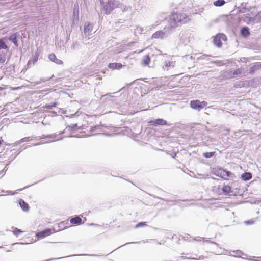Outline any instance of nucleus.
Listing matches in <instances>:
<instances>
[{
	"instance_id": "c03bdc74",
	"label": "nucleus",
	"mask_w": 261,
	"mask_h": 261,
	"mask_svg": "<svg viewBox=\"0 0 261 261\" xmlns=\"http://www.w3.org/2000/svg\"><path fill=\"white\" fill-rule=\"evenodd\" d=\"M57 136L55 134H53V135H48V136H46V138H53V139H55L56 138V137Z\"/></svg>"
},
{
	"instance_id": "aec40b11",
	"label": "nucleus",
	"mask_w": 261,
	"mask_h": 261,
	"mask_svg": "<svg viewBox=\"0 0 261 261\" xmlns=\"http://www.w3.org/2000/svg\"><path fill=\"white\" fill-rule=\"evenodd\" d=\"M213 42L214 44L218 47H220L222 46V42L220 39L219 36L216 35L214 38Z\"/></svg>"
},
{
	"instance_id": "20e7f679",
	"label": "nucleus",
	"mask_w": 261,
	"mask_h": 261,
	"mask_svg": "<svg viewBox=\"0 0 261 261\" xmlns=\"http://www.w3.org/2000/svg\"><path fill=\"white\" fill-rule=\"evenodd\" d=\"M180 42L185 44H188L191 40V34L189 31H182L179 35Z\"/></svg>"
},
{
	"instance_id": "ddd939ff",
	"label": "nucleus",
	"mask_w": 261,
	"mask_h": 261,
	"mask_svg": "<svg viewBox=\"0 0 261 261\" xmlns=\"http://www.w3.org/2000/svg\"><path fill=\"white\" fill-rule=\"evenodd\" d=\"M122 64L120 63H109L108 67L112 69H120L122 68Z\"/></svg>"
},
{
	"instance_id": "3c124183",
	"label": "nucleus",
	"mask_w": 261,
	"mask_h": 261,
	"mask_svg": "<svg viewBox=\"0 0 261 261\" xmlns=\"http://www.w3.org/2000/svg\"><path fill=\"white\" fill-rule=\"evenodd\" d=\"M211 243H212V244H215L217 247H219V246L218 244H217V243H216L215 242H212Z\"/></svg>"
},
{
	"instance_id": "e433bc0d",
	"label": "nucleus",
	"mask_w": 261,
	"mask_h": 261,
	"mask_svg": "<svg viewBox=\"0 0 261 261\" xmlns=\"http://www.w3.org/2000/svg\"><path fill=\"white\" fill-rule=\"evenodd\" d=\"M38 61V57L37 56H35L33 59V61H29L28 63V65L29 66V65H30L32 63V62H33V64H34L37 61Z\"/></svg>"
},
{
	"instance_id": "a878e982",
	"label": "nucleus",
	"mask_w": 261,
	"mask_h": 261,
	"mask_svg": "<svg viewBox=\"0 0 261 261\" xmlns=\"http://www.w3.org/2000/svg\"><path fill=\"white\" fill-rule=\"evenodd\" d=\"M114 98V96L111 95V93L107 94L106 95H102L101 97L102 99L106 100L108 101H113L114 100L113 98Z\"/></svg>"
},
{
	"instance_id": "1a4fd4ad",
	"label": "nucleus",
	"mask_w": 261,
	"mask_h": 261,
	"mask_svg": "<svg viewBox=\"0 0 261 261\" xmlns=\"http://www.w3.org/2000/svg\"><path fill=\"white\" fill-rule=\"evenodd\" d=\"M51 230L50 229H46L43 231L37 233L36 237L38 238H42L51 234Z\"/></svg>"
},
{
	"instance_id": "2eb2a0df",
	"label": "nucleus",
	"mask_w": 261,
	"mask_h": 261,
	"mask_svg": "<svg viewBox=\"0 0 261 261\" xmlns=\"http://www.w3.org/2000/svg\"><path fill=\"white\" fill-rule=\"evenodd\" d=\"M242 21H243L244 22L247 23H249V22H250L251 21H253L254 20V18H252V17H250V16H249V14H248L247 15H243L241 18H240Z\"/></svg>"
},
{
	"instance_id": "cd10ccee",
	"label": "nucleus",
	"mask_w": 261,
	"mask_h": 261,
	"mask_svg": "<svg viewBox=\"0 0 261 261\" xmlns=\"http://www.w3.org/2000/svg\"><path fill=\"white\" fill-rule=\"evenodd\" d=\"M57 106V102H54L51 104H46L43 106V108L47 109H52L53 108L56 107Z\"/></svg>"
},
{
	"instance_id": "f8f14e48",
	"label": "nucleus",
	"mask_w": 261,
	"mask_h": 261,
	"mask_svg": "<svg viewBox=\"0 0 261 261\" xmlns=\"http://www.w3.org/2000/svg\"><path fill=\"white\" fill-rule=\"evenodd\" d=\"M93 30L92 24L88 23L85 25L84 27V33L86 36H89L91 34V32Z\"/></svg>"
},
{
	"instance_id": "bf43d9fd",
	"label": "nucleus",
	"mask_w": 261,
	"mask_h": 261,
	"mask_svg": "<svg viewBox=\"0 0 261 261\" xmlns=\"http://www.w3.org/2000/svg\"><path fill=\"white\" fill-rule=\"evenodd\" d=\"M180 258H181V259H186V257H184V256H181V257H180Z\"/></svg>"
},
{
	"instance_id": "412c9836",
	"label": "nucleus",
	"mask_w": 261,
	"mask_h": 261,
	"mask_svg": "<svg viewBox=\"0 0 261 261\" xmlns=\"http://www.w3.org/2000/svg\"><path fill=\"white\" fill-rule=\"evenodd\" d=\"M82 219L79 217H75L71 219L70 223L73 224L79 225L81 224Z\"/></svg>"
},
{
	"instance_id": "4c0bfd02",
	"label": "nucleus",
	"mask_w": 261,
	"mask_h": 261,
	"mask_svg": "<svg viewBox=\"0 0 261 261\" xmlns=\"http://www.w3.org/2000/svg\"><path fill=\"white\" fill-rule=\"evenodd\" d=\"M209 56L207 55H203L198 58L199 59L208 60Z\"/></svg>"
},
{
	"instance_id": "473e14b6",
	"label": "nucleus",
	"mask_w": 261,
	"mask_h": 261,
	"mask_svg": "<svg viewBox=\"0 0 261 261\" xmlns=\"http://www.w3.org/2000/svg\"><path fill=\"white\" fill-rule=\"evenodd\" d=\"M239 9V12L243 13L246 12V10H247L248 12L250 11L251 7H249V8H241L240 7H238Z\"/></svg>"
},
{
	"instance_id": "9d476101",
	"label": "nucleus",
	"mask_w": 261,
	"mask_h": 261,
	"mask_svg": "<svg viewBox=\"0 0 261 261\" xmlns=\"http://www.w3.org/2000/svg\"><path fill=\"white\" fill-rule=\"evenodd\" d=\"M48 58L50 61L56 63L57 64L61 65L63 64V61L61 60L58 59L54 54H49L48 56Z\"/></svg>"
},
{
	"instance_id": "6ab92c4d",
	"label": "nucleus",
	"mask_w": 261,
	"mask_h": 261,
	"mask_svg": "<svg viewBox=\"0 0 261 261\" xmlns=\"http://www.w3.org/2000/svg\"><path fill=\"white\" fill-rule=\"evenodd\" d=\"M252 178V174L249 172H245L241 175V178L244 181H247Z\"/></svg>"
},
{
	"instance_id": "052dcab7",
	"label": "nucleus",
	"mask_w": 261,
	"mask_h": 261,
	"mask_svg": "<svg viewBox=\"0 0 261 261\" xmlns=\"http://www.w3.org/2000/svg\"><path fill=\"white\" fill-rule=\"evenodd\" d=\"M40 144L39 143H36V144H34V146H36V145H39Z\"/></svg>"
},
{
	"instance_id": "864d4df0",
	"label": "nucleus",
	"mask_w": 261,
	"mask_h": 261,
	"mask_svg": "<svg viewBox=\"0 0 261 261\" xmlns=\"http://www.w3.org/2000/svg\"><path fill=\"white\" fill-rule=\"evenodd\" d=\"M257 64V66H258V69H261V64L258 63Z\"/></svg>"
},
{
	"instance_id": "a19ab883",
	"label": "nucleus",
	"mask_w": 261,
	"mask_h": 261,
	"mask_svg": "<svg viewBox=\"0 0 261 261\" xmlns=\"http://www.w3.org/2000/svg\"><path fill=\"white\" fill-rule=\"evenodd\" d=\"M146 225V224L145 222H140L139 223H138L135 227L136 228H139V227H142V226H145Z\"/></svg>"
},
{
	"instance_id": "a18cd8bd",
	"label": "nucleus",
	"mask_w": 261,
	"mask_h": 261,
	"mask_svg": "<svg viewBox=\"0 0 261 261\" xmlns=\"http://www.w3.org/2000/svg\"><path fill=\"white\" fill-rule=\"evenodd\" d=\"M247 6V3H242L241 5V6L240 7L241 8H247L246 7Z\"/></svg>"
},
{
	"instance_id": "b1692460",
	"label": "nucleus",
	"mask_w": 261,
	"mask_h": 261,
	"mask_svg": "<svg viewBox=\"0 0 261 261\" xmlns=\"http://www.w3.org/2000/svg\"><path fill=\"white\" fill-rule=\"evenodd\" d=\"M152 38H161V39L164 38L163 35V32H162V31H156V32H155L154 33H153L152 35Z\"/></svg>"
},
{
	"instance_id": "6e6d98bb",
	"label": "nucleus",
	"mask_w": 261,
	"mask_h": 261,
	"mask_svg": "<svg viewBox=\"0 0 261 261\" xmlns=\"http://www.w3.org/2000/svg\"><path fill=\"white\" fill-rule=\"evenodd\" d=\"M223 252H222H222H219V253H220V254H223V252H224V251H226V252H227V250H225V249H223Z\"/></svg>"
},
{
	"instance_id": "58836bf2",
	"label": "nucleus",
	"mask_w": 261,
	"mask_h": 261,
	"mask_svg": "<svg viewBox=\"0 0 261 261\" xmlns=\"http://www.w3.org/2000/svg\"><path fill=\"white\" fill-rule=\"evenodd\" d=\"M46 81V80L45 79H41L40 81L34 82L33 85L35 86V85H38V84H40L41 82H44Z\"/></svg>"
},
{
	"instance_id": "bb28decb",
	"label": "nucleus",
	"mask_w": 261,
	"mask_h": 261,
	"mask_svg": "<svg viewBox=\"0 0 261 261\" xmlns=\"http://www.w3.org/2000/svg\"><path fill=\"white\" fill-rule=\"evenodd\" d=\"M225 3L224 0H217L214 2V5L217 7H220L224 5Z\"/></svg>"
},
{
	"instance_id": "0eeeda50",
	"label": "nucleus",
	"mask_w": 261,
	"mask_h": 261,
	"mask_svg": "<svg viewBox=\"0 0 261 261\" xmlns=\"http://www.w3.org/2000/svg\"><path fill=\"white\" fill-rule=\"evenodd\" d=\"M79 10L77 4H75L73 8V14L72 16L73 22L74 23L77 22L79 20Z\"/></svg>"
},
{
	"instance_id": "69168bd1",
	"label": "nucleus",
	"mask_w": 261,
	"mask_h": 261,
	"mask_svg": "<svg viewBox=\"0 0 261 261\" xmlns=\"http://www.w3.org/2000/svg\"><path fill=\"white\" fill-rule=\"evenodd\" d=\"M203 259V256H200V259Z\"/></svg>"
},
{
	"instance_id": "423d86ee",
	"label": "nucleus",
	"mask_w": 261,
	"mask_h": 261,
	"mask_svg": "<svg viewBox=\"0 0 261 261\" xmlns=\"http://www.w3.org/2000/svg\"><path fill=\"white\" fill-rule=\"evenodd\" d=\"M150 125L158 126V125H165L167 124V121L163 119H156L150 120L148 122Z\"/></svg>"
},
{
	"instance_id": "39448f33",
	"label": "nucleus",
	"mask_w": 261,
	"mask_h": 261,
	"mask_svg": "<svg viewBox=\"0 0 261 261\" xmlns=\"http://www.w3.org/2000/svg\"><path fill=\"white\" fill-rule=\"evenodd\" d=\"M207 105V103L206 101H200L199 100H192L190 102L191 108L198 111H200L206 107Z\"/></svg>"
},
{
	"instance_id": "338daca9",
	"label": "nucleus",
	"mask_w": 261,
	"mask_h": 261,
	"mask_svg": "<svg viewBox=\"0 0 261 261\" xmlns=\"http://www.w3.org/2000/svg\"><path fill=\"white\" fill-rule=\"evenodd\" d=\"M75 114H73L72 115V116H71V117H73Z\"/></svg>"
},
{
	"instance_id": "5701e85b",
	"label": "nucleus",
	"mask_w": 261,
	"mask_h": 261,
	"mask_svg": "<svg viewBox=\"0 0 261 261\" xmlns=\"http://www.w3.org/2000/svg\"><path fill=\"white\" fill-rule=\"evenodd\" d=\"M233 252L235 253L236 256L242 257L243 259H246L245 257H246L247 256V254L244 253L241 250H239L233 251Z\"/></svg>"
},
{
	"instance_id": "c85d7f7f",
	"label": "nucleus",
	"mask_w": 261,
	"mask_h": 261,
	"mask_svg": "<svg viewBox=\"0 0 261 261\" xmlns=\"http://www.w3.org/2000/svg\"><path fill=\"white\" fill-rule=\"evenodd\" d=\"M257 70H258V66H257V64H256L250 67L249 69V73L253 74Z\"/></svg>"
},
{
	"instance_id": "9b49d317",
	"label": "nucleus",
	"mask_w": 261,
	"mask_h": 261,
	"mask_svg": "<svg viewBox=\"0 0 261 261\" xmlns=\"http://www.w3.org/2000/svg\"><path fill=\"white\" fill-rule=\"evenodd\" d=\"M173 28L169 25L168 27H165L164 29L162 30L164 38L168 37V35H169L172 33Z\"/></svg>"
},
{
	"instance_id": "de8ad7c7",
	"label": "nucleus",
	"mask_w": 261,
	"mask_h": 261,
	"mask_svg": "<svg viewBox=\"0 0 261 261\" xmlns=\"http://www.w3.org/2000/svg\"><path fill=\"white\" fill-rule=\"evenodd\" d=\"M158 198H159V199H161V200H164V201H167V202L169 201V200L165 199H164V198H160V197H158ZM170 201H172V200H170Z\"/></svg>"
},
{
	"instance_id": "4468645a",
	"label": "nucleus",
	"mask_w": 261,
	"mask_h": 261,
	"mask_svg": "<svg viewBox=\"0 0 261 261\" xmlns=\"http://www.w3.org/2000/svg\"><path fill=\"white\" fill-rule=\"evenodd\" d=\"M175 62L174 61H166L164 63V65L163 66V68L164 70H168L169 67H173L175 66Z\"/></svg>"
},
{
	"instance_id": "603ef678",
	"label": "nucleus",
	"mask_w": 261,
	"mask_h": 261,
	"mask_svg": "<svg viewBox=\"0 0 261 261\" xmlns=\"http://www.w3.org/2000/svg\"><path fill=\"white\" fill-rule=\"evenodd\" d=\"M199 238V239H200L201 238H199V237H197L196 238H195L194 239V240H196V241H200V239H198Z\"/></svg>"
},
{
	"instance_id": "37998d69",
	"label": "nucleus",
	"mask_w": 261,
	"mask_h": 261,
	"mask_svg": "<svg viewBox=\"0 0 261 261\" xmlns=\"http://www.w3.org/2000/svg\"><path fill=\"white\" fill-rule=\"evenodd\" d=\"M254 221H253L252 220H250L248 221H245L244 223L246 225H250V224H252L254 223Z\"/></svg>"
},
{
	"instance_id": "49530a36",
	"label": "nucleus",
	"mask_w": 261,
	"mask_h": 261,
	"mask_svg": "<svg viewBox=\"0 0 261 261\" xmlns=\"http://www.w3.org/2000/svg\"><path fill=\"white\" fill-rule=\"evenodd\" d=\"M256 16L258 18H259V19H261V11L258 12Z\"/></svg>"
},
{
	"instance_id": "4be33fe9",
	"label": "nucleus",
	"mask_w": 261,
	"mask_h": 261,
	"mask_svg": "<svg viewBox=\"0 0 261 261\" xmlns=\"http://www.w3.org/2000/svg\"><path fill=\"white\" fill-rule=\"evenodd\" d=\"M9 40L12 41L16 46H18L17 40V35L16 33H14L11 35L9 37Z\"/></svg>"
},
{
	"instance_id": "c9c22d12",
	"label": "nucleus",
	"mask_w": 261,
	"mask_h": 261,
	"mask_svg": "<svg viewBox=\"0 0 261 261\" xmlns=\"http://www.w3.org/2000/svg\"><path fill=\"white\" fill-rule=\"evenodd\" d=\"M218 36H219L220 39L223 41H226L227 40V37L226 35H225L223 34H218Z\"/></svg>"
},
{
	"instance_id": "7ed1b4c3",
	"label": "nucleus",
	"mask_w": 261,
	"mask_h": 261,
	"mask_svg": "<svg viewBox=\"0 0 261 261\" xmlns=\"http://www.w3.org/2000/svg\"><path fill=\"white\" fill-rule=\"evenodd\" d=\"M120 3L116 1H109L104 6L103 9L106 14H109L116 8L119 7Z\"/></svg>"
},
{
	"instance_id": "f3484780",
	"label": "nucleus",
	"mask_w": 261,
	"mask_h": 261,
	"mask_svg": "<svg viewBox=\"0 0 261 261\" xmlns=\"http://www.w3.org/2000/svg\"><path fill=\"white\" fill-rule=\"evenodd\" d=\"M19 203L23 211H28L29 208V205L23 200L20 199L19 201Z\"/></svg>"
},
{
	"instance_id": "f257e3e1",
	"label": "nucleus",
	"mask_w": 261,
	"mask_h": 261,
	"mask_svg": "<svg viewBox=\"0 0 261 261\" xmlns=\"http://www.w3.org/2000/svg\"><path fill=\"white\" fill-rule=\"evenodd\" d=\"M188 21V17L185 14L172 13L168 20L169 25L172 28H175L186 23Z\"/></svg>"
},
{
	"instance_id": "c756f323",
	"label": "nucleus",
	"mask_w": 261,
	"mask_h": 261,
	"mask_svg": "<svg viewBox=\"0 0 261 261\" xmlns=\"http://www.w3.org/2000/svg\"><path fill=\"white\" fill-rule=\"evenodd\" d=\"M8 48L7 45L2 39H0V50L1 49H6Z\"/></svg>"
},
{
	"instance_id": "6e6552de",
	"label": "nucleus",
	"mask_w": 261,
	"mask_h": 261,
	"mask_svg": "<svg viewBox=\"0 0 261 261\" xmlns=\"http://www.w3.org/2000/svg\"><path fill=\"white\" fill-rule=\"evenodd\" d=\"M244 70L242 68H238L234 71H230L228 73V76L230 78H234L235 76L240 75L243 73Z\"/></svg>"
},
{
	"instance_id": "f03ea898",
	"label": "nucleus",
	"mask_w": 261,
	"mask_h": 261,
	"mask_svg": "<svg viewBox=\"0 0 261 261\" xmlns=\"http://www.w3.org/2000/svg\"><path fill=\"white\" fill-rule=\"evenodd\" d=\"M214 174L216 176L225 179H227V178H233L234 177V175L230 171L224 170L221 168L215 169Z\"/></svg>"
},
{
	"instance_id": "f704fd0d",
	"label": "nucleus",
	"mask_w": 261,
	"mask_h": 261,
	"mask_svg": "<svg viewBox=\"0 0 261 261\" xmlns=\"http://www.w3.org/2000/svg\"><path fill=\"white\" fill-rule=\"evenodd\" d=\"M22 231L17 228H15L14 230L13 231V233L15 236H18L20 233H21Z\"/></svg>"
},
{
	"instance_id": "8fccbe9b",
	"label": "nucleus",
	"mask_w": 261,
	"mask_h": 261,
	"mask_svg": "<svg viewBox=\"0 0 261 261\" xmlns=\"http://www.w3.org/2000/svg\"><path fill=\"white\" fill-rule=\"evenodd\" d=\"M6 170H5V168H4L3 170H2L1 172H0V175H1L2 173H5Z\"/></svg>"
},
{
	"instance_id": "774afa93",
	"label": "nucleus",
	"mask_w": 261,
	"mask_h": 261,
	"mask_svg": "<svg viewBox=\"0 0 261 261\" xmlns=\"http://www.w3.org/2000/svg\"><path fill=\"white\" fill-rule=\"evenodd\" d=\"M158 52L160 53V54H161V51L160 50H158Z\"/></svg>"
},
{
	"instance_id": "13d9d810",
	"label": "nucleus",
	"mask_w": 261,
	"mask_h": 261,
	"mask_svg": "<svg viewBox=\"0 0 261 261\" xmlns=\"http://www.w3.org/2000/svg\"><path fill=\"white\" fill-rule=\"evenodd\" d=\"M100 4L102 5L103 3V0H99Z\"/></svg>"
},
{
	"instance_id": "7c9ffc66",
	"label": "nucleus",
	"mask_w": 261,
	"mask_h": 261,
	"mask_svg": "<svg viewBox=\"0 0 261 261\" xmlns=\"http://www.w3.org/2000/svg\"><path fill=\"white\" fill-rule=\"evenodd\" d=\"M215 152H205L203 153V156L206 158H210L215 155Z\"/></svg>"
},
{
	"instance_id": "ea45409f",
	"label": "nucleus",
	"mask_w": 261,
	"mask_h": 261,
	"mask_svg": "<svg viewBox=\"0 0 261 261\" xmlns=\"http://www.w3.org/2000/svg\"><path fill=\"white\" fill-rule=\"evenodd\" d=\"M119 7L122 9L123 11H128L129 8L126 6H123L120 4Z\"/></svg>"
},
{
	"instance_id": "0e129e2a",
	"label": "nucleus",
	"mask_w": 261,
	"mask_h": 261,
	"mask_svg": "<svg viewBox=\"0 0 261 261\" xmlns=\"http://www.w3.org/2000/svg\"><path fill=\"white\" fill-rule=\"evenodd\" d=\"M3 90V88L2 87H0V91H2Z\"/></svg>"
},
{
	"instance_id": "dca6fc26",
	"label": "nucleus",
	"mask_w": 261,
	"mask_h": 261,
	"mask_svg": "<svg viewBox=\"0 0 261 261\" xmlns=\"http://www.w3.org/2000/svg\"><path fill=\"white\" fill-rule=\"evenodd\" d=\"M241 34L243 37H247L250 34L249 28L247 27H244L241 29Z\"/></svg>"
},
{
	"instance_id": "2f4dec72",
	"label": "nucleus",
	"mask_w": 261,
	"mask_h": 261,
	"mask_svg": "<svg viewBox=\"0 0 261 261\" xmlns=\"http://www.w3.org/2000/svg\"><path fill=\"white\" fill-rule=\"evenodd\" d=\"M30 140L29 139V137H25L22 139H21L20 140L17 141L15 143V145H17L19 144L20 143H21L22 142H25V141H29Z\"/></svg>"
},
{
	"instance_id": "5fc2aeb1",
	"label": "nucleus",
	"mask_w": 261,
	"mask_h": 261,
	"mask_svg": "<svg viewBox=\"0 0 261 261\" xmlns=\"http://www.w3.org/2000/svg\"><path fill=\"white\" fill-rule=\"evenodd\" d=\"M254 257H252V258H254ZM247 259L248 260H252L253 259L252 258V256H250L249 258H247Z\"/></svg>"
},
{
	"instance_id": "e2e57ef3",
	"label": "nucleus",
	"mask_w": 261,
	"mask_h": 261,
	"mask_svg": "<svg viewBox=\"0 0 261 261\" xmlns=\"http://www.w3.org/2000/svg\"><path fill=\"white\" fill-rule=\"evenodd\" d=\"M51 113L53 114H56V112H55V111H52Z\"/></svg>"
},
{
	"instance_id": "72a5a7b5",
	"label": "nucleus",
	"mask_w": 261,
	"mask_h": 261,
	"mask_svg": "<svg viewBox=\"0 0 261 261\" xmlns=\"http://www.w3.org/2000/svg\"><path fill=\"white\" fill-rule=\"evenodd\" d=\"M77 127V124H74L70 125H68L67 126L66 128L68 129V130H71L72 129H75Z\"/></svg>"
},
{
	"instance_id": "09e8293b",
	"label": "nucleus",
	"mask_w": 261,
	"mask_h": 261,
	"mask_svg": "<svg viewBox=\"0 0 261 261\" xmlns=\"http://www.w3.org/2000/svg\"><path fill=\"white\" fill-rule=\"evenodd\" d=\"M143 30V29L141 27H137V31L142 32Z\"/></svg>"
},
{
	"instance_id": "393cba45",
	"label": "nucleus",
	"mask_w": 261,
	"mask_h": 261,
	"mask_svg": "<svg viewBox=\"0 0 261 261\" xmlns=\"http://www.w3.org/2000/svg\"><path fill=\"white\" fill-rule=\"evenodd\" d=\"M222 191L225 193V195L226 194H230V193L231 192V187L228 185H224L222 187Z\"/></svg>"
},
{
	"instance_id": "4d7b16f0",
	"label": "nucleus",
	"mask_w": 261,
	"mask_h": 261,
	"mask_svg": "<svg viewBox=\"0 0 261 261\" xmlns=\"http://www.w3.org/2000/svg\"><path fill=\"white\" fill-rule=\"evenodd\" d=\"M187 258V259H196V258H189V257H187V258Z\"/></svg>"
},
{
	"instance_id": "a211bd4d",
	"label": "nucleus",
	"mask_w": 261,
	"mask_h": 261,
	"mask_svg": "<svg viewBox=\"0 0 261 261\" xmlns=\"http://www.w3.org/2000/svg\"><path fill=\"white\" fill-rule=\"evenodd\" d=\"M150 61V58L148 55L144 56L142 59V64L143 66H147Z\"/></svg>"
},
{
	"instance_id": "680f3d73",
	"label": "nucleus",
	"mask_w": 261,
	"mask_h": 261,
	"mask_svg": "<svg viewBox=\"0 0 261 261\" xmlns=\"http://www.w3.org/2000/svg\"><path fill=\"white\" fill-rule=\"evenodd\" d=\"M63 133H64V131H62V132H60V133L59 134H60V135H61V134H63Z\"/></svg>"
},
{
	"instance_id": "79ce46f5",
	"label": "nucleus",
	"mask_w": 261,
	"mask_h": 261,
	"mask_svg": "<svg viewBox=\"0 0 261 261\" xmlns=\"http://www.w3.org/2000/svg\"><path fill=\"white\" fill-rule=\"evenodd\" d=\"M6 58L5 56H2L0 55V62L3 63L5 61Z\"/></svg>"
}]
</instances>
